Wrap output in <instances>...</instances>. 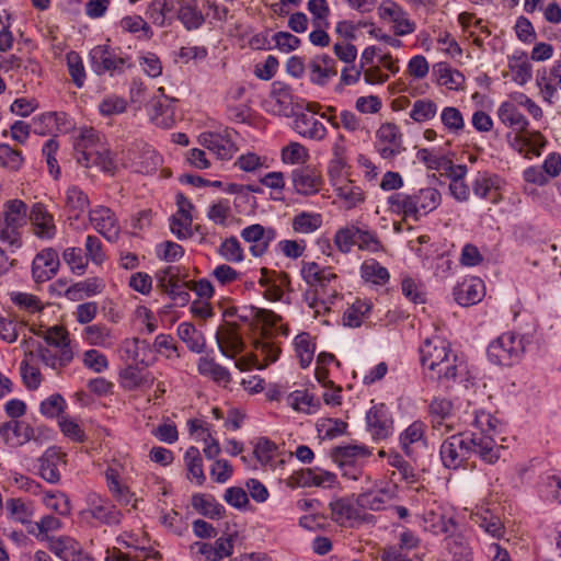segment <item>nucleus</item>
<instances>
[{
	"instance_id": "37",
	"label": "nucleus",
	"mask_w": 561,
	"mask_h": 561,
	"mask_svg": "<svg viewBox=\"0 0 561 561\" xmlns=\"http://www.w3.org/2000/svg\"><path fill=\"white\" fill-rule=\"evenodd\" d=\"M471 519L493 538L500 539L504 536V524L502 523L501 518L490 510L478 511L477 513L472 514Z\"/></svg>"
},
{
	"instance_id": "60",
	"label": "nucleus",
	"mask_w": 561,
	"mask_h": 561,
	"mask_svg": "<svg viewBox=\"0 0 561 561\" xmlns=\"http://www.w3.org/2000/svg\"><path fill=\"white\" fill-rule=\"evenodd\" d=\"M295 351L299 358L300 366L306 368L310 365L314 354V346L308 333H300L295 339Z\"/></svg>"
},
{
	"instance_id": "17",
	"label": "nucleus",
	"mask_w": 561,
	"mask_h": 561,
	"mask_svg": "<svg viewBox=\"0 0 561 561\" xmlns=\"http://www.w3.org/2000/svg\"><path fill=\"white\" fill-rule=\"evenodd\" d=\"M91 67L96 75L121 71L126 65V59L118 57L106 46H95L90 51Z\"/></svg>"
},
{
	"instance_id": "50",
	"label": "nucleus",
	"mask_w": 561,
	"mask_h": 561,
	"mask_svg": "<svg viewBox=\"0 0 561 561\" xmlns=\"http://www.w3.org/2000/svg\"><path fill=\"white\" fill-rule=\"evenodd\" d=\"M335 192L348 209L356 207L365 201L363 190L350 180L345 181L342 185L336 186Z\"/></svg>"
},
{
	"instance_id": "45",
	"label": "nucleus",
	"mask_w": 561,
	"mask_h": 561,
	"mask_svg": "<svg viewBox=\"0 0 561 561\" xmlns=\"http://www.w3.org/2000/svg\"><path fill=\"white\" fill-rule=\"evenodd\" d=\"M426 425L421 421H415L410 424L401 434H400V446L405 453L407 456H412V445L417 443H424Z\"/></svg>"
},
{
	"instance_id": "10",
	"label": "nucleus",
	"mask_w": 561,
	"mask_h": 561,
	"mask_svg": "<svg viewBox=\"0 0 561 561\" xmlns=\"http://www.w3.org/2000/svg\"><path fill=\"white\" fill-rule=\"evenodd\" d=\"M236 133L226 128L221 131L204 133L199 137L201 144L220 160H229L237 151L232 139Z\"/></svg>"
},
{
	"instance_id": "6",
	"label": "nucleus",
	"mask_w": 561,
	"mask_h": 561,
	"mask_svg": "<svg viewBox=\"0 0 561 561\" xmlns=\"http://www.w3.org/2000/svg\"><path fill=\"white\" fill-rule=\"evenodd\" d=\"M27 216L26 204L20 199H12L5 204L4 209V228H0V240L7 242L10 245L19 247L21 228Z\"/></svg>"
},
{
	"instance_id": "24",
	"label": "nucleus",
	"mask_w": 561,
	"mask_h": 561,
	"mask_svg": "<svg viewBox=\"0 0 561 561\" xmlns=\"http://www.w3.org/2000/svg\"><path fill=\"white\" fill-rule=\"evenodd\" d=\"M0 438L10 446H21L34 438V430L25 422L11 420L0 424Z\"/></svg>"
},
{
	"instance_id": "19",
	"label": "nucleus",
	"mask_w": 561,
	"mask_h": 561,
	"mask_svg": "<svg viewBox=\"0 0 561 561\" xmlns=\"http://www.w3.org/2000/svg\"><path fill=\"white\" fill-rule=\"evenodd\" d=\"M291 181L295 192L309 196L320 192L323 185L321 174L310 167L297 168L291 172Z\"/></svg>"
},
{
	"instance_id": "46",
	"label": "nucleus",
	"mask_w": 561,
	"mask_h": 561,
	"mask_svg": "<svg viewBox=\"0 0 561 561\" xmlns=\"http://www.w3.org/2000/svg\"><path fill=\"white\" fill-rule=\"evenodd\" d=\"M178 336L186 344L187 348L194 353H202L205 348L204 335L188 322H183L178 327Z\"/></svg>"
},
{
	"instance_id": "63",
	"label": "nucleus",
	"mask_w": 561,
	"mask_h": 561,
	"mask_svg": "<svg viewBox=\"0 0 561 561\" xmlns=\"http://www.w3.org/2000/svg\"><path fill=\"white\" fill-rule=\"evenodd\" d=\"M66 60H67L68 71L72 79V82L78 88H81L85 80V70H84L82 58L80 57V55L78 53L69 51L66 55Z\"/></svg>"
},
{
	"instance_id": "55",
	"label": "nucleus",
	"mask_w": 561,
	"mask_h": 561,
	"mask_svg": "<svg viewBox=\"0 0 561 561\" xmlns=\"http://www.w3.org/2000/svg\"><path fill=\"white\" fill-rule=\"evenodd\" d=\"M360 273L366 282H370L375 285H385L390 277L388 270L375 260L363 263Z\"/></svg>"
},
{
	"instance_id": "40",
	"label": "nucleus",
	"mask_w": 561,
	"mask_h": 561,
	"mask_svg": "<svg viewBox=\"0 0 561 561\" xmlns=\"http://www.w3.org/2000/svg\"><path fill=\"white\" fill-rule=\"evenodd\" d=\"M416 206L417 215H424L435 210L442 202V195L435 187H425L412 194Z\"/></svg>"
},
{
	"instance_id": "12",
	"label": "nucleus",
	"mask_w": 561,
	"mask_h": 561,
	"mask_svg": "<svg viewBox=\"0 0 561 561\" xmlns=\"http://www.w3.org/2000/svg\"><path fill=\"white\" fill-rule=\"evenodd\" d=\"M76 159L77 162L84 168L98 167L102 171L112 174L116 170V164L105 139L99 141L98 147L93 146L87 148L85 151L76 156Z\"/></svg>"
},
{
	"instance_id": "29",
	"label": "nucleus",
	"mask_w": 561,
	"mask_h": 561,
	"mask_svg": "<svg viewBox=\"0 0 561 561\" xmlns=\"http://www.w3.org/2000/svg\"><path fill=\"white\" fill-rule=\"evenodd\" d=\"M356 501L353 497H340L329 504L331 518L341 526H345L359 517Z\"/></svg>"
},
{
	"instance_id": "35",
	"label": "nucleus",
	"mask_w": 561,
	"mask_h": 561,
	"mask_svg": "<svg viewBox=\"0 0 561 561\" xmlns=\"http://www.w3.org/2000/svg\"><path fill=\"white\" fill-rule=\"evenodd\" d=\"M148 14L156 25H171L175 19V0H153L149 7Z\"/></svg>"
},
{
	"instance_id": "22",
	"label": "nucleus",
	"mask_w": 561,
	"mask_h": 561,
	"mask_svg": "<svg viewBox=\"0 0 561 561\" xmlns=\"http://www.w3.org/2000/svg\"><path fill=\"white\" fill-rule=\"evenodd\" d=\"M216 341L222 355L234 358L244 348V342L236 327L225 324L218 328Z\"/></svg>"
},
{
	"instance_id": "32",
	"label": "nucleus",
	"mask_w": 561,
	"mask_h": 561,
	"mask_svg": "<svg viewBox=\"0 0 561 561\" xmlns=\"http://www.w3.org/2000/svg\"><path fill=\"white\" fill-rule=\"evenodd\" d=\"M104 287V282L101 278L90 277L71 285L67 288L65 296L71 301H80L85 297L101 294Z\"/></svg>"
},
{
	"instance_id": "9",
	"label": "nucleus",
	"mask_w": 561,
	"mask_h": 561,
	"mask_svg": "<svg viewBox=\"0 0 561 561\" xmlns=\"http://www.w3.org/2000/svg\"><path fill=\"white\" fill-rule=\"evenodd\" d=\"M319 107L320 105L317 103H305L304 110L311 114L297 111V114L294 115V128L302 137L313 140H322L325 137V126L313 116Z\"/></svg>"
},
{
	"instance_id": "15",
	"label": "nucleus",
	"mask_w": 561,
	"mask_h": 561,
	"mask_svg": "<svg viewBox=\"0 0 561 561\" xmlns=\"http://www.w3.org/2000/svg\"><path fill=\"white\" fill-rule=\"evenodd\" d=\"M87 504L84 513L92 518L106 525H116L121 522V512L106 497L92 492L87 496Z\"/></svg>"
},
{
	"instance_id": "31",
	"label": "nucleus",
	"mask_w": 561,
	"mask_h": 561,
	"mask_svg": "<svg viewBox=\"0 0 561 561\" xmlns=\"http://www.w3.org/2000/svg\"><path fill=\"white\" fill-rule=\"evenodd\" d=\"M149 345L145 340H126L122 346V358L126 364L147 365L149 357Z\"/></svg>"
},
{
	"instance_id": "1",
	"label": "nucleus",
	"mask_w": 561,
	"mask_h": 561,
	"mask_svg": "<svg viewBox=\"0 0 561 561\" xmlns=\"http://www.w3.org/2000/svg\"><path fill=\"white\" fill-rule=\"evenodd\" d=\"M473 425L478 432L470 435L454 434L442 443L439 456L445 468L453 470L462 468L473 454L491 465L500 459L502 446L496 443V437L501 434L499 420L491 413L478 411L474 414Z\"/></svg>"
},
{
	"instance_id": "3",
	"label": "nucleus",
	"mask_w": 561,
	"mask_h": 561,
	"mask_svg": "<svg viewBox=\"0 0 561 561\" xmlns=\"http://www.w3.org/2000/svg\"><path fill=\"white\" fill-rule=\"evenodd\" d=\"M300 275L312 290L311 308H316L318 300L332 302L337 296V275L330 266H322L317 262L302 261Z\"/></svg>"
},
{
	"instance_id": "53",
	"label": "nucleus",
	"mask_w": 561,
	"mask_h": 561,
	"mask_svg": "<svg viewBox=\"0 0 561 561\" xmlns=\"http://www.w3.org/2000/svg\"><path fill=\"white\" fill-rule=\"evenodd\" d=\"M42 540H47L49 550L64 561L73 556L77 546L72 538L66 536L57 538L46 536L42 537Z\"/></svg>"
},
{
	"instance_id": "27",
	"label": "nucleus",
	"mask_w": 561,
	"mask_h": 561,
	"mask_svg": "<svg viewBox=\"0 0 561 561\" xmlns=\"http://www.w3.org/2000/svg\"><path fill=\"white\" fill-rule=\"evenodd\" d=\"M308 67L311 82L318 85H325L331 78L337 75L336 61L325 54L313 57Z\"/></svg>"
},
{
	"instance_id": "14",
	"label": "nucleus",
	"mask_w": 561,
	"mask_h": 561,
	"mask_svg": "<svg viewBox=\"0 0 561 561\" xmlns=\"http://www.w3.org/2000/svg\"><path fill=\"white\" fill-rule=\"evenodd\" d=\"M240 236L251 244L250 252L253 256H262L266 253L270 243L276 239L277 232L272 227L253 224L243 228Z\"/></svg>"
},
{
	"instance_id": "5",
	"label": "nucleus",
	"mask_w": 561,
	"mask_h": 561,
	"mask_svg": "<svg viewBox=\"0 0 561 561\" xmlns=\"http://www.w3.org/2000/svg\"><path fill=\"white\" fill-rule=\"evenodd\" d=\"M524 351L523 339L513 332H505L491 342L488 356L496 365L511 366L519 360Z\"/></svg>"
},
{
	"instance_id": "33",
	"label": "nucleus",
	"mask_w": 561,
	"mask_h": 561,
	"mask_svg": "<svg viewBox=\"0 0 561 561\" xmlns=\"http://www.w3.org/2000/svg\"><path fill=\"white\" fill-rule=\"evenodd\" d=\"M178 20L187 31L196 30L203 25L205 18L198 8L197 0H182L178 2Z\"/></svg>"
},
{
	"instance_id": "52",
	"label": "nucleus",
	"mask_w": 561,
	"mask_h": 561,
	"mask_svg": "<svg viewBox=\"0 0 561 561\" xmlns=\"http://www.w3.org/2000/svg\"><path fill=\"white\" fill-rule=\"evenodd\" d=\"M90 205L88 195L77 186H71L66 192V207L69 213L78 218Z\"/></svg>"
},
{
	"instance_id": "30",
	"label": "nucleus",
	"mask_w": 561,
	"mask_h": 561,
	"mask_svg": "<svg viewBox=\"0 0 561 561\" xmlns=\"http://www.w3.org/2000/svg\"><path fill=\"white\" fill-rule=\"evenodd\" d=\"M191 506L196 513L209 519H220L225 515V507L211 494L194 493Z\"/></svg>"
},
{
	"instance_id": "51",
	"label": "nucleus",
	"mask_w": 561,
	"mask_h": 561,
	"mask_svg": "<svg viewBox=\"0 0 561 561\" xmlns=\"http://www.w3.org/2000/svg\"><path fill=\"white\" fill-rule=\"evenodd\" d=\"M370 310V301L357 299L345 310L343 314L344 324L350 328H358Z\"/></svg>"
},
{
	"instance_id": "16",
	"label": "nucleus",
	"mask_w": 561,
	"mask_h": 561,
	"mask_svg": "<svg viewBox=\"0 0 561 561\" xmlns=\"http://www.w3.org/2000/svg\"><path fill=\"white\" fill-rule=\"evenodd\" d=\"M379 16L393 24V33L397 36H404L415 31V23L411 21L408 13L391 0L383 1L378 8Z\"/></svg>"
},
{
	"instance_id": "26",
	"label": "nucleus",
	"mask_w": 561,
	"mask_h": 561,
	"mask_svg": "<svg viewBox=\"0 0 561 561\" xmlns=\"http://www.w3.org/2000/svg\"><path fill=\"white\" fill-rule=\"evenodd\" d=\"M159 96H156L151 111V121L161 128H171L174 125L175 108L172 105L173 100L164 94V89H158Z\"/></svg>"
},
{
	"instance_id": "56",
	"label": "nucleus",
	"mask_w": 561,
	"mask_h": 561,
	"mask_svg": "<svg viewBox=\"0 0 561 561\" xmlns=\"http://www.w3.org/2000/svg\"><path fill=\"white\" fill-rule=\"evenodd\" d=\"M103 140L101 134L92 127L80 128L75 138L73 148L76 156L85 151L89 147H98L99 141Z\"/></svg>"
},
{
	"instance_id": "25",
	"label": "nucleus",
	"mask_w": 561,
	"mask_h": 561,
	"mask_svg": "<svg viewBox=\"0 0 561 561\" xmlns=\"http://www.w3.org/2000/svg\"><path fill=\"white\" fill-rule=\"evenodd\" d=\"M39 476L49 483H57L60 480L59 468L65 465V455L57 448H48L38 459Z\"/></svg>"
},
{
	"instance_id": "54",
	"label": "nucleus",
	"mask_w": 561,
	"mask_h": 561,
	"mask_svg": "<svg viewBox=\"0 0 561 561\" xmlns=\"http://www.w3.org/2000/svg\"><path fill=\"white\" fill-rule=\"evenodd\" d=\"M389 499V492L380 489L359 494L356 499V504L362 508L380 511Z\"/></svg>"
},
{
	"instance_id": "42",
	"label": "nucleus",
	"mask_w": 561,
	"mask_h": 561,
	"mask_svg": "<svg viewBox=\"0 0 561 561\" xmlns=\"http://www.w3.org/2000/svg\"><path fill=\"white\" fill-rule=\"evenodd\" d=\"M473 194L480 198L497 202V178L486 173L479 174L472 183Z\"/></svg>"
},
{
	"instance_id": "28",
	"label": "nucleus",
	"mask_w": 561,
	"mask_h": 561,
	"mask_svg": "<svg viewBox=\"0 0 561 561\" xmlns=\"http://www.w3.org/2000/svg\"><path fill=\"white\" fill-rule=\"evenodd\" d=\"M105 480L108 491L119 505L127 506L130 504L133 508H137L135 494L130 492L127 485L121 483L119 474L116 469L107 468L105 471Z\"/></svg>"
},
{
	"instance_id": "64",
	"label": "nucleus",
	"mask_w": 561,
	"mask_h": 561,
	"mask_svg": "<svg viewBox=\"0 0 561 561\" xmlns=\"http://www.w3.org/2000/svg\"><path fill=\"white\" fill-rule=\"evenodd\" d=\"M219 254L228 262L239 263L243 261V249L236 237L225 239L219 247Z\"/></svg>"
},
{
	"instance_id": "48",
	"label": "nucleus",
	"mask_w": 561,
	"mask_h": 561,
	"mask_svg": "<svg viewBox=\"0 0 561 561\" xmlns=\"http://www.w3.org/2000/svg\"><path fill=\"white\" fill-rule=\"evenodd\" d=\"M198 371L218 383L226 385L231 380L228 369L216 363L213 358L201 357L198 360Z\"/></svg>"
},
{
	"instance_id": "13",
	"label": "nucleus",
	"mask_w": 561,
	"mask_h": 561,
	"mask_svg": "<svg viewBox=\"0 0 561 561\" xmlns=\"http://www.w3.org/2000/svg\"><path fill=\"white\" fill-rule=\"evenodd\" d=\"M89 220L93 228L110 242L117 241L119 225L116 215L106 206H96L89 211Z\"/></svg>"
},
{
	"instance_id": "43",
	"label": "nucleus",
	"mask_w": 561,
	"mask_h": 561,
	"mask_svg": "<svg viewBox=\"0 0 561 561\" xmlns=\"http://www.w3.org/2000/svg\"><path fill=\"white\" fill-rule=\"evenodd\" d=\"M508 68L512 79L519 85L526 84L531 79V65L526 54L514 55L510 58Z\"/></svg>"
},
{
	"instance_id": "57",
	"label": "nucleus",
	"mask_w": 561,
	"mask_h": 561,
	"mask_svg": "<svg viewBox=\"0 0 561 561\" xmlns=\"http://www.w3.org/2000/svg\"><path fill=\"white\" fill-rule=\"evenodd\" d=\"M437 105L428 99L416 100L410 111V117L416 123H424L435 117Z\"/></svg>"
},
{
	"instance_id": "2",
	"label": "nucleus",
	"mask_w": 561,
	"mask_h": 561,
	"mask_svg": "<svg viewBox=\"0 0 561 561\" xmlns=\"http://www.w3.org/2000/svg\"><path fill=\"white\" fill-rule=\"evenodd\" d=\"M421 363L428 370V378L446 386L456 381L466 371V366L451 353L446 341L434 337L427 339L420 347Z\"/></svg>"
},
{
	"instance_id": "18",
	"label": "nucleus",
	"mask_w": 561,
	"mask_h": 561,
	"mask_svg": "<svg viewBox=\"0 0 561 561\" xmlns=\"http://www.w3.org/2000/svg\"><path fill=\"white\" fill-rule=\"evenodd\" d=\"M33 233L43 240H50L56 236L57 227L54 216L46 209L42 203L32 206L28 215Z\"/></svg>"
},
{
	"instance_id": "59",
	"label": "nucleus",
	"mask_w": 561,
	"mask_h": 561,
	"mask_svg": "<svg viewBox=\"0 0 561 561\" xmlns=\"http://www.w3.org/2000/svg\"><path fill=\"white\" fill-rule=\"evenodd\" d=\"M267 331H263L261 337L254 342V348L263 356L265 365L277 360L280 348L270 339Z\"/></svg>"
},
{
	"instance_id": "4",
	"label": "nucleus",
	"mask_w": 561,
	"mask_h": 561,
	"mask_svg": "<svg viewBox=\"0 0 561 561\" xmlns=\"http://www.w3.org/2000/svg\"><path fill=\"white\" fill-rule=\"evenodd\" d=\"M497 116L505 126L516 133L515 141L520 144L519 151H522L524 147H527L531 153L536 156L540 154L539 148L545 146V139L539 133L535 135L534 140L525 138L522 135L527 130L529 122L515 103L508 101L503 102L499 106Z\"/></svg>"
},
{
	"instance_id": "36",
	"label": "nucleus",
	"mask_w": 561,
	"mask_h": 561,
	"mask_svg": "<svg viewBox=\"0 0 561 561\" xmlns=\"http://www.w3.org/2000/svg\"><path fill=\"white\" fill-rule=\"evenodd\" d=\"M184 466L186 470V478L198 486H202L206 481V476L203 468V459L198 448L190 447L184 455Z\"/></svg>"
},
{
	"instance_id": "38",
	"label": "nucleus",
	"mask_w": 561,
	"mask_h": 561,
	"mask_svg": "<svg viewBox=\"0 0 561 561\" xmlns=\"http://www.w3.org/2000/svg\"><path fill=\"white\" fill-rule=\"evenodd\" d=\"M389 210L404 218L419 220V215L412 194L393 193L388 197Z\"/></svg>"
},
{
	"instance_id": "34",
	"label": "nucleus",
	"mask_w": 561,
	"mask_h": 561,
	"mask_svg": "<svg viewBox=\"0 0 561 561\" xmlns=\"http://www.w3.org/2000/svg\"><path fill=\"white\" fill-rule=\"evenodd\" d=\"M369 456L370 451L358 445L339 446L332 450V458L339 467L363 462Z\"/></svg>"
},
{
	"instance_id": "23",
	"label": "nucleus",
	"mask_w": 561,
	"mask_h": 561,
	"mask_svg": "<svg viewBox=\"0 0 561 561\" xmlns=\"http://www.w3.org/2000/svg\"><path fill=\"white\" fill-rule=\"evenodd\" d=\"M366 421L368 431L375 439H385L391 434L393 422L383 404L373 407L367 412Z\"/></svg>"
},
{
	"instance_id": "61",
	"label": "nucleus",
	"mask_w": 561,
	"mask_h": 561,
	"mask_svg": "<svg viewBox=\"0 0 561 561\" xmlns=\"http://www.w3.org/2000/svg\"><path fill=\"white\" fill-rule=\"evenodd\" d=\"M378 144L389 145L396 148H404L402 134L399 127L393 123L382 124L377 130Z\"/></svg>"
},
{
	"instance_id": "8",
	"label": "nucleus",
	"mask_w": 561,
	"mask_h": 561,
	"mask_svg": "<svg viewBox=\"0 0 561 561\" xmlns=\"http://www.w3.org/2000/svg\"><path fill=\"white\" fill-rule=\"evenodd\" d=\"M23 344L31 351H35V357L39 359L46 367L59 371L68 366L73 359L71 348L57 350V347H46L39 342L24 340Z\"/></svg>"
},
{
	"instance_id": "58",
	"label": "nucleus",
	"mask_w": 561,
	"mask_h": 561,
	"mask_svg": "<svg viewBox=\"0 0 561 561\" xmlns=\"http://www.w3.org/2000/svg\"><path fill=\"white\" fill-rule=\"evenodd\" d=\"M288 400L295 410L306 413H312L319 407V402L314 399L313 394L309 393L307 390H296L291 392Z\"/></svg>"
},
{
	"instance_id": "44",
	"label": "nucleus",
	"mask_w": 561,
	"mask_h": 561,
	"mask_svg": "<svg viewBox=\"0 0 561 561\" xmlns=\"http://www.w3.org/2000/svg\"><path fill=\"white\" fill-rule=\"evenodd\" d=\"M37 359L35 357V351L27 348L25 357L21 363L20 370L23 381L28 389H37L42 382V376L39 369L32 363Z\"/></svg>"
},
{
	"instance_id": "20",
	"label": "nucleus",
	"mask_w": 561,
	"mask_h": 561,
	"mask_svg": "<svg viewBox=\"0 0 561 561\" xmlns=\"http://www.w3.org/2000/svg\"><path fill=\"white\" fill-rule=\"evenodd\" d=\"M60 261L56 250L48 248L36 254L32 264V275L37 283L53 278L59 268Z\"/></svg>"
},
{
	"instance_id": "62",
	"label": "nucleus",
	"mask_w": 561,
	"mask_h": 561,
	"mask_svg": "<svg viewBox=\"0 0 561 561\" xmlns=\"http://www.w3.org/2000/svg\"><path fill=\"white\" fill-rule=\"evenodd\" d=\"M119 25L129 33H139V38L149 39L152 36L149 24L139 15L125 16L121 20Z\"/></svg>"
},
{
	"instance_id": "11",
	"label": "nucleus",
	"mask_w": 561,
	"mask_h": 561,
	"mask_svg": "<svg viewBox=\"0 0 561 561\" xmlns=\"http://www.w3.org/2000/svg\"><path fill=\"white\" fill-rule=\"evenodd\" d=\"M271 100L274 102V112L286 117L294 116L297 111L305 108V101L295 96L290 88L280 81L272 84Z\"/></svg>"
},
{
	"instance_id": "47",
	"label": "nucleus",
	"mask_w": 561,
	"mask_h": 561,
	"mask_svg": "<svg viewBox=\"0 0 561 561\" xmlns=\"http://www.w3.org/2000/svg\"><path fill=\"white\" fill-rule=\"evenodd\" d=\"M322 225V216L318 213L301 211L291 220V228L296 233L309 234L317 231Z\"/></svg>"
},
{
	"instance_id": "49",
	"label": "nucleus",
	"mask_w": 561,
	"mask_h": 561,
	"mask_svg": "<svg viewBox=\"0 0 561 561\" xmlns=\"http://www.w3.org/2000/svg\"><path fill=\"white\" fill-rule=\"evenodd\" d=\"M119 377L122 386L128 390L137 389L148 381L145 368L134 364H126V367L121 370Z\"/></svg>"
},
{
	"instance_id": "41",
	"label": "nucleus",
	"mask_w": 561,
	"mask_h": 561,
	"mask_svg": "<svg viewBox=\"0 0 561 561\" xmlns=\"http://www.w3.org/2000/svg\"><path fill=\"white\" fill-rule=\"evenodd\" d=\"M31 331L45 341L46 347H57V350L71 348L68 332L60 325H54L46 331L32 328Z\"/></svg>"
},
{
	"instance_id": "7",
	"label": "nucleus",
	"mask_w": 561,
	"mask_h": 561,
	"mask_svg": "<svg viewBox=\"0 0 561 561\" xmlns=\"http://www.w3.org/2000/svg\"><path fill=\"white\" fill-rule=\"evenodd\" d=\"M160 162V156L147 144H135L125 156L126 167L142 174L156 171Z\"/></svg>"
},
{
	"instance_id": "39",
	"label": "nucleus",
	"mask_w": 561,
	"mask_h": 561,
	"mask_svg": "<svg viewBox=\"0 0 561 561\" xmlns=\"http://www.w3.org/2000/svg\"><path fill=\"white\" fill-rule=\"evenodd\" d=\"M194 206L182 194H178V239L192 237V210Z\"/></svg>"
},
{
	"instance_id": "21",
	"label": "nucleus",
	"mask_w": 561,
	"mask_h": 561,
	"mask_svg": "<svg viewBox=\"0 0 561 561\" xmlns=\"http://www.w3.org/2000/svg\"><path fill=\"white\" fill-rule=\"evenodd\" d=\"M484 294V283L479 277L466 278L454 288L455 300L463 307L478 304Z\"/></svg>"
}]
</instances>
